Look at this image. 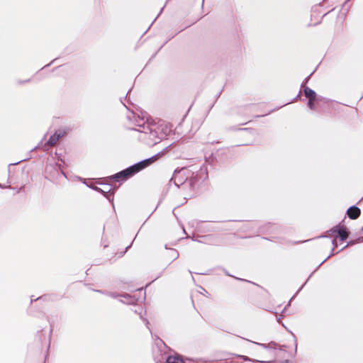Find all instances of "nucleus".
I'll return each instance as SVG.
<instances>
[{"label":"nucleus","mask_w":363,"mask_h":363,"mask_svg":"<svg viewBox=\"0 0 363 363\" xmlns=\"http://www.w3.org/2000/svg\"><path fill=\"white\" fill-rule=\"evenodd\" d=\"M183 231L184 232V233H186V231H185V229L184 227H183Z\"/></svg>","instance_id":"nucleus-31"},{"label":"nucleus","mask_w":363,"mask_h":363,"mask_svg":"<svg viewBox=\"0 0 363 363\" xmlns=\"http://www.w3.org/2000/svg\"><path fill=\"white\" fill-rule=\"evenodd\" d=\"M294 296H293V297L290 299V301H289V303H288L287 306H290V304H291V300L293 299V298H294Z\"/></svg>","instance_id":"nucleus-23"},{"label":"nucleus","mask_w":363,"mask_h":363,"mask_svg":"<svg viewBox=\"0 0 363 363\" xmlns=\"http://www.w3.org/2000/svg\"><path fill=\"white\" fill-rule=\"evenodd\" d=\"M308 279L306 280V281L301 286V288L298 290L297 293H298L302 289L303 287L305 286V284H306V282L308 281Z\"/></svg>","instance_id":"nucleus-19"},{"label":"nucleus","mask_w":363,"mask_h":363,"mask_svg":"<svg viewBox=\"0 0 363 363\" xmlns=\"http://www.w3.org/2000/svg\"><path fill=\"white\" fill-rule=\"evenodd\" d=\"M186 361L194 362L199 363V359H194L191 358H184L181 354L176 353L174 355L169 354L166 357V361L164 363H186Z\"/></svg>","instance_id":"nucleus-4"},{"label":"nucleus","mask_w":363,"mask_h":363,"mask_svg":"<svg viewBox=\"0 0 363 363\" xmlns=\"http://www.w3.org/2000/svg\"><path fill=\"white\" fill-rule=\"evenodd\" d=\"M305 95L307 98L309 99L308 105L311 107V108H312V100L315 99V93L311 89L306 88L305 89Z\"/></svg>","instance_id":"nucleus-7"},{"label":"nucleus","mask_w":363,"mask_h":363,"mask_svg":"<svg viewBox=\"0 0 363 363\" xmlns=\"http://www.w3.org/2000/svg\"><path fill=\"white\" fill-rule=\"evenodd\" d=\"M361 211L358 206H350L346 211L347 216L352 220L357 219Z\"/></svg>","instance_id":"nucleus-5"},{"label":"nucleus","mask_w":363,"mask_h":363,"mask_svg":"<svg viewBox=\"0 0 363 363\" xmlns=\"http://www.w3.org/2000/svg\"><path fill=\"white\" fill-rule=\"evenodd\" d=\"M64 133H65L61 130L55 133L52 136L50 137L48 143L50 145H54L59 140V138L64 135Z\"/></svg>","instance_id":"nucleus-9"},{"label":"nucleus","mask_w":363,"mask_h":363,"mask_svg":"<svg viewBox=\"0 0 363 363\" xmlns=\"http://www.w3.org/2000/svg\"><path fill=\"white\" fill-rule=\"evenodd\" d=\"M45 298V296H40V297H39V298H35V301H37V300H38V299H43V298Z\"/></svg>","instance_id":"nucleus-21"},{"label":"nucleus","mask_w":363,"mask_h":363,"mask_svg":"<svg viewBox=\"0 0 363 363\" xmlns=\"http://www.w3.org/2000/svg\"><path fill=\"white\" fill-rule=\"evenodd\" d=\"M112 208H113V209L114 210V209H115V205H113V206H112Z\"/></svg>","instance_id":"nucleus-29"},{"label":"nucleus","mask_w":363,"mask_h":363,"mask_svg":"<svg viewBox=\"0 0 363 363\" xmlns=\"http://www.w3.org/2000/svg\"><path fill=\"white\" fill-rule=\"evenodd\" d=\"M131 245H132V243H131L130 245H129L128 246H127V247H125V251H124V252H121V253L119 254L118 257H122L124 255V254L127 252V250H128L131 247Z\"/></svg>","instance_id":"nucleus-14"},{"label":"nucleus","mask_w":363,"mask_h":363,"mask_svg":"<svg viewBox=\"0 0 363 363\" xmlns=\"http://www.w3.org/2000/svg\"><path fill=\"white\" fill-rule=\"evenodd\" d=\"M152 162H153L152 159L144 160L135 165L132 166L130 168H128L125 170H123V171L116 174L114 176V178H116V179H125L128 177L132 176L133 174H135V173L139 172L140 170H141L142 169L145 168V167L149 165Z\"/></svg>","instance_id":"nucleus-1"},{"label":"nucleus","mask_w":363,"mask_h":363,"mask_svg":"<svg viewBox=\"0 0 363 363\" xmlns=\"http://www.w3.org/2000/svg\"><path fill=\"white\" fill-rule=\"evenodd\" d=\"M199 274H206L205 273H203V272H201V273H199Z\"/></svg>","instance_id":"nucleus-32"},{"label":"nucleus","mask_w":363,"mask_h":363,"mask_svg":"<svg viewBox=\"0 0 363 363\" xmlns=\"http://www.w3.org/2000/svg\"><path fill=\"white\" fill-rule=\"evenodd\" d=\"M167 349L170 350L162 340L159 339L155 347L152 349V354L155 363H164L166 361V357L169 355L167 353Z\"/></svg>","instance_id":"nucleus-2"},{"label":"nucleus","mask_w":363,"mask_h":363,"mask_svg":"<svg viewBox=\"0 0 363 363\" xmlns=\"http://www.w3.org/2000/svg\"><path fill=\"white\" fill-rule=\"evenodd\" d=\"M357 244V242L355 241V240H349L347 242V245L345 246H344L340 250H339L338 252H337L336 253H338L339 252L345 250V248H347V247L349 246H352V245H354Z\"/></svg>","instance_id":"nucleus-12"},{"label":"nucleus","mask_w":363,"mask_h":363,"mask_svg":"<svg viewBox=\"0 0 363 363\" xmlns=\"http://www.w3.org/2000/svg\"><path fill=\"white\" fill-rule=\"evenodd\" d=\"M145 322H146V325H147L149 324L148 320H146V319H145Z\"/></svg>","instance_id":"nucleus-26"},{"label":"nucleus","mask_w":363,"mask_h":363,"mask_svg":"<svg viewBox=\"0 0 363 363\" xmlns=\"http://www.w3.org/2000/svg\"><path fill=\"white\" fill-rule=\"evenodd\" d=\"M172 213H173L174 216H176V215L174 214V210H172Z\"/></svg>","instance_id":"nucleus-30"},{"label":"nucleus","mask_w":363,"mask_h":363,"mask_svg":"<svg viewBox=\"0 0 363 363\" xmlns=\"http://www.w3.org/2000/svg\"><path fill=\"white\" fill-rule=\"evenodd\" d=\"M225 274H226L227 276L233 277L231 274H230L228 273V272L225 271Z\"/></svg>","instance_id":"nucleus-22"},{"label":"nucleus","mask_w":363,"mask_h":363,"mask_svg":"<svg viewBox=\"0 0 363 363\" xmlns=\"http://www.w3.org/2000/svg\"><path fill=\"white\" fill-rule=\"evenodd\" d=\"M160 277V274L157 276V277L155 279H157V278H159Z\"/></svg>","instance_id":"nucleus-28"},{"label":"nucleus","mask_w":363,"mask_h":363,"mask_svg":"<svg viewBox=\"0 0 363 363\" xmlns=\"http://www.w3.org/2000/svg\"><path fill=\"white\" fill-rule=\"evenodd\" d=\"M106 296H108L109 297H111L113 298H117L118 297H123V298H125L127 299H129V298H132L131 296H130L128 294H120L118 293L112 292V291H108V293H106Z\"/></svg>","instance_id":"nucleus-8"},{"label":"nucleus","mask_w":363,"mask_h":363,"mask_svg":"<svg viewBox=\"0 0 363 363\" xmlns=\"http://www.w3.org/2000/svg\"><path fill=\"white\" fill-rule=\"evenodd\" d=\"M335 248L333 247L330 254L318 266L317 269L323 264L324 263L327 259H328L330 257L333 256L335 253L334 252Z\"/></svg>","instance_id":"nucleus-13"},{"label":"nucleus","mask_w":363,"mask_h":363,"mask_svg":"<svg viewBox=\"0 0 363 363\" xmlns=\"http://www.w3.org/2000/svg\"><path fill=\"white\" fill-rule=\"evenodd\" d=\"M332 236H335L340 239V241H345L348 238L350 231L347 228L340 223L335 225L326 232Z\"/></svg>","instance_id":"nucleus-3"},{"label":"nucleus","mask_w":363,"mask_h":363,"mask_svg":"<svg viewBox=\"0 0 363 363\" xmlns=\"http://www.w3.org/2000/svg\"><path fill=\"white\" fill-rule=\"evenodd\" d=\"M331 242H332V245H333V247H334V248H335V247H337V241H336V240H335V239H333V240L331 241Z\"/></svg>","instance_id":"nucleus-16"},{"label":"nucleus","mask_w":363,"mask_h":363,"mask_svg":"<svg viewBox=\"0 0 363 363\" xmlns=\"http://www.w3.org/2000/svg\"><path fill=\"white\" fill-rule=\"evenodd\" d=\"M233 357H236L238 358H240L242 359L245 362H260V363H273V361H262V360H258L255 359H252L247 356L242 355V354H230Z\"/></svg>","instance_id":"nucleus-6"},{"label":"nucleus","mask_w":363,"mask_h":363,"mask_svg":"<svg viewBox=\"0 0 363 363\" xmlns=\"http://www.w3.org/2000/svg\"><path fill=\"white\" fill-rule=\"evenodd\" d=\"M169 256L172 258V261H174L179 257V252L175 249H170Z\"/></svg>","instance_id":"nucleus-11"},{"label":"nucleus","mask_w":363,"mask_h":363,"mask_svg":"<svg viewBox=\"0 0 363 363\" xmlns=\"http://www.w3.org/2000/svg\"><path fill=\"white\" fill-rule=\"evenodd\" d=\"M355 241L357 242V243L363 242V237L358 238L357 239L355 240Z\"/></svg>","instance_id":"nucleus-18"},{"label":"nucleus","mask_w":363,"mask_h":363,"mask_svg":"<svg viewBox=\"0 0 363 363\" xmlns=\"http://www.w3.org/2000/svg\"><path fill=\"white\" fill-rule=\"evenodd\" d=\"M328 238V235H320V236L317 237V238Z\"/></svg>","instance_id":"nucleus-20"},{"label":"nucleus","mask_w":363,"mask_h":363,"mask_svg":"<svg viewBox=\"0 0 363 363\" xmlns=\"http://www.w3.org/2000/svg\"><path fill=\"white\" fill-rule=\"evenodd\" d=\"M270 349H274V350H276L277 349V346L275 347L274 348V345H271V348Z\"/></svg>","instance_id":"nucleus-25"},{"label":"nucleus","mask_w":363,"mask_h":363,"mask_svg":"<svg viewBox=\"0 0 363 363\" xmlns=\"http://www.w3.org/2000/svg\"><path fill=\"white\" fill-rule=\"evenodd\" d=\"M95 291H96V292H98L99 294L106 295V293H108V291H104V290H96Z\"/></svg>","instance_id":"nucleus-15"},{"label":"nucleus","mask_w":363,"mask_h":363,"mask_svg":"<svg viewBox=\"0 0 363 363\" xmlns=\"http://www.w3.org/2000/svg\"><path fill=\"white\" fill-rule=\"evenodd\" d=\"M245 340H247V341H249V342H252V343H254V344H255V345H259V346L262 347V348H264V349H269V348H271V345H274V347H275L276 346H277V344L275 342H274V341H272V342H269V343H268V344H265V343H259V342H257L251 341V340H247V339H245Z\"/></svg>","instance_id":"nucleus-10"},{"label":"nucleus","mask_w":363,"mask_h":363,"mask_svg":"<svg viewBox=\"0 0 363 363\" xmlns=\"http://www.w3.org/2000/svg\"><path fill=\"white\" fill-rule=\"evenodd\" d=\"M294 335V338L295 340V353H296L297 352V340H296V336L294 335Z\"/></svg>","instance_id":"nucleus-17"},{"label":"nucleus","mask_w":363,"mask_h":363,"mask_svg":"<svg viewBox=\"0 0 363 363\" xmlns=\"http://www.w3.org/2000/svg\"><path fill=\"white\" fill-rule=\"evenodd\" d=\"M286 347V345H281V346L279 347V350H282V347Z\"/></svg>","instance_id":"nucleus-24"},{"label":"nucleus","mask_w":363,"mask_h":363,"mask_svg":"<svg viewBox=\"0 0 363 363\" xmlns=\"http://www.w3.org/2000/svg\"><path fill=\"white\" fill-rule=\"evenodd\" d=\"M361 233H363V226L360 229Z\"/></svg>","instance_id":"nucleus-27"}]
</instances>
